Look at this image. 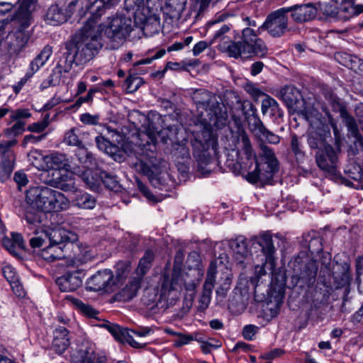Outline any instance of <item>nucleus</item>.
Returning <instances> with one entry per match:
<instances>
[{
	"label": "nucleus",
	"instance_id": "f257e3e1",
	"mask_svg": "<svg viewBox=\"0 0 363 363\" xmlns=\"http://www.w3.org/2000/svg\"><path fill=\"white\" fill-rule=\"evenodd\" d=\"M95 21L87 18L85 25L65 43V51L49 77V84L58 85L63 73L73 64L84 65L91 60L102 48L101 32Z\"/></svg>",
	"mask_w": 363,
	"mask_h": 363
},
{
	"label": "nucleus",
	"instance_id": "f03ea898",
	"mask_svg": "<svg viewBox=\"0 0 363 363\" xmlns=\"http://www.w3.org/2000/svg\"><path fill=\"white\" fill-rule=\"evenodd\" d=\"M192 99L196 106L197 118L191 131L197 144L203 149L210 145L214 147L216 141L212 128H220L225 125L227 113L219 98L211 91L199 89L192 93Z\"/></svg>",
	"mask_w": 363,
	"mask_h": 363
},
{
	"label": "nucleus",
	"instance_id": "7ed1b4c3",
	"mask_svg": "<svg viewBox=\"0 0 363 363\" xmlns=\"http://www.w3.org/2000/svg\"><path fill=\"white\" fill-rule=\"evenodd\" d=\"M182 130L176 126L159 130L153 120L147 118L140 130L135 135H133L132 143L140 149L142 155L152 159L154 156L150 155L148 152L154 153L157 138L164 143H167L168 140L175 143L182 141L184 138L182 135Z\"/></svg>",
	"mask_w": 363,
	"mask_h": 363
},
{
	"label": "nucleus",
	"instance_id": "20e7f679",
	"mask_svg": "<svg viewBox=\"0 0 363 363\" xmlns=\"http://www.w3.org/2000/svg\"><path fill=\"white\" fill-rule=\"evenodd\" d=\"M225 164L229 171L242 175L252 184L270 183L279 170L278 160H225Z\"/></svg>",
	"mask_w": 363,
	"mask_h": 363
},
{
	"label": "nucleus",
	"instance_id": "39448f33",
	"mask_svg": "<svg viewBox=\"0 0 363 363\" xmlns=\"http://www.w3.org/2000/svg\"><path fill=\"white\" fill-rule=\"evenodd\" d=\"M225 164L229 171L242 175L252 184L270 183L279 170L278 160H225Z\"/></svg>",
	"mask_w": 363,
	"mask_h": 363
},
{
	"label": "nucleus",
	"instance_id": "423d86ee",
	"mask_svg": "<svg viewBox=\"0 0 363 363\" xmlns=\"http://www.w3.org/2000/svg\"><path fill=\"white\" fill-rule=\"evenodd\" d=\"M218 49L235 58H250L253 56L264 57L268 52V48L258 34L250 28L242 29L240 40L237 41H224L218 45Z\"/></svg>",
	"mask_w": 363,
	"mask_h": 363
},
{
	"label": "nucleus",
	"instance_id": "0eeeda50",
	"mask_svg": "<svg viewBox=\"0 0 363 363\" xmlns=\"http://www.w3.org/2000/svg\"><path fill=\"white\" fill-rule=\"evenodd\" d=\"M178 280L179 276L176 274H173L171 278L167 275L163 276L160 284V298L156 303L150 306L157 296L155 290L145 291L142 298L143 303L150 306L154 313L164 311L174 306L180 296Z\"/></svg>",
	"mask_w": 363,
	"mask_h": 363
},
{
	"label": "nucleus",
	"instance_id": "6e6552de",
	"mask_svg": "<svg viewBox=\"0 0 363 363\" xmlns=\"http://www.w3.org/2000/svg\"><path fill=\"white\" fill-rule=\"evenodd\" d=\"M91 259V255L87 250L80 253L74 252V259L67 261L68 270L56 279V284L61 291H74L82 286L87 272L86 264Z\"/></svg>",
	"mask_w": 363,
	"mask_h": 363
},
{
	"label": "nucleus",
	"instance_id": "1a4fd4ad",
	"mask_svg": "<svg viewBox=\"0 0 363 363\" xmlns=\"http://www.w3.org/2000/svg\"><path fill=\"white\" fill-rule=\"evenodd\" d=\"M27 204L45 212L60 211L68 207V200L59 191L49 187L35 186L26 192Z\"/></svg>",
	"mask_w": 363,
	"mask_h": 363
},
{
	"label": "nucleus",
	"instance_id": "9d476101",
	"mask_svg": "<svg viewBox=\"0 0 363 363\" xmlns=\"http://www.w3.org/2000/svg\"><path fill=\"white\" fill-rule=\"evenodd\" d=\"M33 166L42 171L41 177H47V182L65 191H72L74 186L68 172H72L62 160H34Z\"/></svg>",
	"mask_w": 363,
	"mask_h": 363
},
{
	"label": "nucleus",
	"instance_id": "9b49d317",
	"mask_svg": "<svg viewBox=\"0 0 363 363\" xmlns=\"http://www.w3.org/2000/svg\"><path fill=\"white\" fill-rule=\"evenodd\" d=\"M272 237L271 232L265 231L251 238L252 245L255 248L257 245L264 257V262L262 265L257 264L255 266V275L250 280L255 288V294L257 293V287L259 285V279L263 275L266 274V269L272 272L275 267L277 250Z\"/></svg>",
	"mask_w": 363,
	"mask_h": 363
},
{
	"label": "nucleus",
	"instance_id": "f8f14e48",
	"mask_svg": "<svg viewBox=\"0 0 363 363\" xmlns=\"http://www.w3.org/2000/svg\"><path fill=\"white\" fill-rule=\"evenodd\" d=\"M119 0H74L67 6V12L70 14L76 13L79 19L83 18L89 11L90 16L88 18L96 22L104 13L106 8L116 5Z\"/></svg>",
	"mask_w": 363,
	"mask_h": 363
},
{
	"label": "nucleus",
	"instance_id": "ddd939ff",
	"mask_svg": "<svg viewBox=\"0 0 363 363\" xmlns=\"http://www.w3.org/2000/svg\"><path fill=\"white\" fill-rule=\"evenodd\" d=\"M78 163L69 164L72 173L78 175L88 188L93 191L99 189L101 180V172L98 169L90 167L91 160H77Z\"/></svg>",
	"mask_w": 363,
	"mask_h": 363
},
{
	"label": "nucleus",
	"instance_id": "4468645a",
	"mask_svg": "<svg viewBox=\"0 0 363 363\" xmlns=\"http://www.w3.org/2000/svg\"><path fill=\"white\" fill-rule=\"evenodd\" d=\"M298 113L308 121L311 128L316 130L321 137L330 135L328 125L326 124L324 117L314 104L304 102L303 108L298 111Z\"/></svg>",
	"mask_w": 363,
	"mask_h": 363
},
{
	"label": "nucleus",
	"instance_id": "2eb2a0df",
	"mask_svg": "<svg viewBox=\"0 0 363 363\" xmlns=\"http://www.w3.org/2000/svg\"><path fill=\"white\" fill-rule=\"evenodd\" d=\"M284 7L271 13L258 30H266L274 37L279 38L284 35L288 30V16Z\"/></svg>",
	"mask_w": 363,
	"mask_h": 363
},
{
	"label": "nucleus",
	"instance_id": "dca6fc26",
	"mask_svg": "<svg viewBox=\"0 0 363 363\" xmlns=\"http://www.w3.org/2000/svg\"><path fill=\"white\" fill-rule=\"evenodd\" d=\"M340 114L344 124L347 128L348 138L352 137L354 139L349 147V155L354 156L362 154L363 157V137L359 133L355 119L344 108H340Z\"/></svg>",
	"mask_w": 363,
	"mask_h": 363
},
{
	"label": "nucleus",
	"instance_id": "f3484780",
	"mask_svg": "<svg viewBox=\"0 0 363 363\" xmlns=\"http://www.w3.org/2000/svg\"><path fill=\"white\" fill-rule=\"evenodd\" d=\"M45 233L49 240V245L62 246L63 248L76 246L78 250H79V245L76 243L79 239L78 235L73 231L58 226L46 230Z\"/></svg>",
	"mask_w": 363,
	"mask_h": 363
},
{
	"label": "nucleus",
	"instance_id": "a211bd4d",
	"mask_svg": "<svg viewBox=\"0 0 363 363\" xmlns=\"http://www.w3.org/2000/svg\"><path fill=\"white\" fill-rule=\"evenodd\" d=\"M133 29V22L130 16L116 14L110 21L108 36L114 41L126 38Z\"/></svg>",
	"mask_w": 363,
	"mask_h": 363
},
{
	"label": "nucleus",
	"instance_id": "6ab92c4d",
	"mask_svg": "<svg viewBox=\"0 0 363 363\" xmlns=\"http://www.w3.org/2000/svg\"><path fill=\"white\" fill-rule=\"evenodd\" d=\"M113 274L109 269L99 271L92 275L86 281L87 289L91 291H104L107 293L113 292L116 288Z\"/></svg>",
	"mask_w": 363,
	"mask_h": 363
},
{
	"label": "nucleus",
	"instance_id": "aec40b11",
	"mask_svg": "<svg viewBox=\"0 0 363 363\" xmlns=\"http://www.w3.org/2000/svg\"><path fill=\"white\" fill-rule=\"evenodd\" d=\"M33 35L30 30L13 28L6 35V46L9 55H18L28 45Z\"/></svg>",
	"mask_w": 363,
	"mask_h": 363
},
{
	"label": "nucleus",
	"instance_id": "412c9836",
	"mask_svg": "<svg viewBox=\"0 0 363 363\" xmlns=\"http://www.w3.org/2000/svg\"><path fill=\"white\" fill-rule=\"evenodd\" d=\"M318 266L315 262L310 261L304 264L299 274L292 276V282L299 288H311L316 281Z\"/></svg>",
	"mask_w": 363,
	"mask_h": 363
},
{
	"label": "nucleus",
	"instance_id": "4be33fe9",
	"mask_svg": "<svg viewBox=\"0 0 363 363\" xmlns=\"http://www.w3.org/2000/svg\"><path fill=\"white\" fill-rule=\"evenodd\" d=\"M286 13H291L292 19L298 23H302L314 19L317 15L318 8L315 4L309 3L296 4L284 7Z\"/></svg>",
	"mask_w": 363,
	"mask_h": 363
},
{
	"label": "nucleus",
	"instance_id": "5701e85b",
	"mask_svg": "<svg viewBox=\"0 0 363 363\" xmlns=\"http://www.w3.org/2000/svg\"><path fill=\"white\" fill-rule=\"evenodd\" d=\"M35 9L32 3L30 4L21 3L11 18L14 22L15 28L28 30L34 21L33 13Z\"/></svg>",
	"mask_w": 363,
	"mask_h": 363
},
{
	"label": "nucleus",
	"instance_id": "b1692460",
	"mask_svg": "<svg viewBox=\"0 0 363 363\" xmlns=\"http://www.w3.org/2000/svg\"><path fill=\"white\" fill-rule=\"evenodd\" d=\"M104 327L111 333L116 340L121 342H127L131 347L137 349L145 347L147 342H140L134 340L129 330L121 328L116 324H105Z\"/></svg>",
	"mask_w": 363,
	"mask_h": 363
},
{
	"label": "nucleus",
	"instance_id": "393cba45",
	"mask_svg": "<svg viewBox=\"0 0 363 363\" xmlns=\"http://www.w3.org/2000/svg\"><path fill=\"white\" fill-rule=\"evenodd\" d=\"M161 0H125L127 9L141 11L144 15H149L160 7Z\"/></svg>",
	"mask_w": 363,
	"mask_h": 363
},
{
	"label": "nucleus",
	"instance_id": "a878e982",
	"mask_svg": "<svg viewBox=\"0 0 363 363\" xmlns=\"http://www.w3.org/2000/svg\"><path fill=\"white\" fill-rule=\"evenodd\" d=\"M344 172L350 178L357 182V187L363 189V160H349L348 164L344 169Z\"/></svg>",
	"mask_w": 363,
	"mask_h": 363
},
{
	"label": "nucleus",
	"instance_id": "bb28decb",
	"mask_svg": "<svg viewBox=\"0 0 363 363\" xmlns=\"http://www.w3.org/2000/svg\"><path fill=\"white\" fill-rule=\"evenodd\" d=\"M339 160H315L318 167L324 172L326 177L333 181L342 180L338 164Z\"/></svg>",
	"mask_w": 363,
	"mask_h": 363
},
{
	"label": "nucleus",
	"instance_id": "cd10ccee",
	"mask_svg": "<svg viewBox=\"0 0 363 363\" xmlns=\"http://www.w3.org/2000/svg\"><path fill=\"white\" fill-rule=\"evenodd\" d=\"M229 247L233 252L235 259L239 263H242L248 255L247 239L244 236L239 235L229 241Z\"/></svg>",
	"mask_w": 363,
	"mask_h": 363
},
{
	"label": "nucleus",
	"instance_id": "c85d7f7f",
	"mask_svg": "<svg viewBox=\"0 0 363 363\" xmlns=\"http://www.w3.org/2000/svg\"><path fill=\"white\" fill-rule=\"evenodd\" d=\"M69 345L68 330L65 327H59L54 331L52 347L57 354H62Z\"/></svg>",
	"mask_w": 363,
	"mask_h": 363
},
{
	"label": "nucleus",
	"instance_id": "c756f323",
	"mask_svg": "<svg viewBox=\"0 0 363 363\" xmlns=\"http://www.w3.org/2000/svg\"><path fill=\"white\" fill-rule=\"evenodd\" d=\"M187 0H167L164 13L170 19L179 20L185 9Z\"/></svg>",
	"mask_w": 363,
	"mask_h": 363
},
{
	"label": "nucleus",
	"instance_id": "7c9ffc66",
	"mask_svg": "<svg viewBox=\"0 0 363 363\" xmlns=\"http://www.w3.org/2000/svg\"><path fill=\"white\" fill-rule=\"evenodd\" d=\"M96 143L98 148L106 153L108 156L119 157H124L125 150H121L118 146L112 144L103 136H97L96 138Z\"/></svg>",
	"mask_w": 363,
	"mask_h": 363
},
{
	"label": "nucleus",
	"instance_id": "2f4dec72",
	"mask_svg": "<svg viewBox=\"0 0 363 363\" xmlns=\"http://www.w3.org/2000/svg\"><path fill=\"white\" fill-rule=\"evenodd\" d=\"M140 169L143 173L150 180L158 179L162 172L160 160H140Z\"/></svg>",
	"mask_w": 363,
	"mask_h": 363
},
{
	"label": "nucleus",
	"instance_id": "473e14b6",
	"mask_svg": "<svg viewBox=\"0 0 363 363\" xmlns=\"http://www.w3.org/2000/svg\"><path fill=\"white\" fill-rule=\"evenodd\" d=\"M100 358L104 357L98 356L92 350H80L71 358V363H96Z\"/></svg>",
	"mask_w": 363,
	"mask_h": 363
},
{
	"label": "nucleus",
	"instance_id": "72a5a7b5",
	"mask_svg": "<svg viewBox=\"0 0 363 363\" xmlns=\"http://www.w3.org/2000/svg\"><path fill=\"white\" fill-rule=\"evenodd\" d=\"M238 140L241 143V151L247 159H257L255 150L253 149L250 139L242 128L238 130Z\"/></svg>",
	"mask_w": 363,
	"mask_h": 363
},
{
	"label": "nucleus",
	"instance_id": "f704fd0d",
	"mask_svg": "<svg viewBox=\"0 0 363 363\" xmlns=\"http://www.w3.org/2000/svg\"><path fill=\"white\" fill-rule=\"evenodd\" d=\"M138 289L139 282L131 281L121 291L115 294L114 298L118 301H128L136 296Z\"/></svg>",
	"mask_w": 363,
	"mask_h": 363
},
{
	"label": "nucleus",
	"instance_id": "c9c22d12",
	"mask_svg": "<svg viewBox=\"0 0 363 363\" xmlns=\"http://www.w3.org/2000/svg\"><path fill=\"white\" fill-rule=\"evenodd\" d=\"M74 204L84 209H92L96 205L95 198L86 192L77 191L73 199Z\"/></svg>",
	"mask_w": 363,
	"mask_h": 363
},
{
	"label": "nucleus",
	"instance_id": "e433bc0d",
	"mask_svg": "<svg viewBox=\"0 0 363 363\" xmlns=\"http://www.w3.org/2000/svg\"><path fill=\"white\" fill-rule=\"evenodd\" d=\"M46 217V212L37 209V207H32L28 204L25 213V219L28 223L37 225L43 223Z\"/></svg>",
	"mask_w": 363,
	"mask_h": 363
},
{
	"label": "nucleus",
	"instance_id": "4c0bfd02",
	"mask_svg": "<svg viewBox=\"0 0 363 363\" xmlns=\"http://www.w3.org/2000/svg\"><path fill=\"white\" fill-rule=\"evenodd\" d=\"M64 249L62 246L48 245V247L42 250L41 256L45 260L50 262L57 259H61L65 257L63 252Z\"/></svg>",
	"mask_w": 363,
	"mask_h": 363
},
{
	"label": "nucleus",
	"instance_id": "58836bf2",
	"mask_svg": "<svg viewBox=\"0 0 363 363\" xmlns=\"http://www.w3.org/2000/svg\"><path fill=\"white\" fill-rule=\"evenodd\" d=\"M115 268L116 276H113V281H116L118 289L128 277L130 271V263L129 261H120L116 263Z\"/></svg>",
	"mask_w": 363,
	"mask_h": 363
},
{
	"label": "nucleus",
	"instance_id": "ea45409f",
	"mask_svg": "<svg viewBox=\"0 0 363 363\" xmlns=\"http://www.w3.org/2000/svg\"><path fill=\"white\" fill-rule=\"evenodd\" d=\"M52 53V50L50 46L46 45L43 48L41 52L30 62V67L33 74L36 72L40 67H43L45 64Z\"/></svg>",
	"mask_w": 363,
	"mask_h": 363
},
{
	"label": "nucleus",
	"instance_id": "a19ab883",
	"mask_svg": "<svg viewBox=\"0 0 363 363\" xmlns=\"http://www.w3.org/2000/svg\"><path fill=\"white\" fill-rule=\"evenodd\" d=\"M248 128L252 135L259 140L262 139V135L267 128L259 118L258 115L252 116L246 120Z\"/></svg>",
	"mask_w": 363,
	"mask_h": 363
},
{
	"label": "nucleus",
	"instance_id": "79ce46f5",
	"mask_svg": "<svg viewBox=\"0 0 363 363\" xmlns=\"http://www.w3.org/2000/svg\"><path fill=\"white\" fill-rule=\"evenodd\" d=\"M194 166L196 168L198 172L203 176L209 174L211 172L216 171V169H221L219 160H196Z\"/></svg>",
	"mask_w": 363,
	"mask_h": 363
},
{
	"label": "nucleus",
	"instance_id": "37998d69",
	"mask_svg": "<svg viewBox=\"0 0 363 363\" xmlns=\"http://www.w3.org/2000/svg\"><path fill=\"white\" fill-rule=\"evenodd\" d=\"M359 0H342L340 11L345 14V18L349 19L354 16L358 15L357 2Z\"/></svg>",
	"mask_w": 363,
	"mask_h": 363
},
{
	"label": "nucleus",
	"instance_id": "c03bdc74",
	"mask_svg": "<svg viewBox=\"0 0 363 363\" xmlns=\"http://www.w3.org/2000/svg\"><path fill=\"white\" fill-rule=\"evenodd\" d=\"M216 266L211 263L207 271L206 277L203 285V292L211 294L216 284Z\"/></svg>",
	"mask_w": 363,
	"mask_h": 363
},
{
	"label": "nucleus",
	"instance_id": "a18cd8bd",
	"mask_svg": "<svg viewBox=\"0 0 363 363\" xmlns=\"http://www.w3.org/2000/svg\"><path fill=\"white\" fill-rule=\"evenodd\" d=\"M47 19L54 24H59L67 21L66 15L58 7L57 5H52L48 10Z\"/></svg>",
	"mask_w": 363,
	"mask_h": 363
},
{
	"label": "nucleus",
	"instance_id": "49530a36",
	"mask_svg": "<svg viewBox=\"0 0 363 363\" xmlns=\"http://www.w3.org/2000/svg\"><path fill=\"white\" fill-rule=\"evenodd\" d=\"M154 258V252L150 250H146L143 257L140 259L137 268L138 273L142 276L145 275L151 267L152 262Z\"/></svg>",
	"mask_w": 363,
	"mask_h": 363
},
{
	"label": "nucleus",
	"instance_id": "de8ad7c7",
	"mask_svg": "<svg viewBox=\"0 0 363 363\" xmlns=\"http://www.w3.org/2000/svg\"><path fill=\"white\" fill-rule=\"evenodd\" d=\"M101 183H103L104 186L110 190L118 191L121 188L119 182L116 179L115 175H111L106 172H101Z\"/></svg>",
	"mask_w": 363,
	"mask_h": 363
},
{
	"label": "nucleus",
	"instance_id": "09e8293b",
	"mask_svg": "<svg viewBox=\"0 0 363 363\" xmlns=\"http://www.w3.org/2000/svg\"><path fill=\"white\" fill-rule=\"evenodd\" d=\"M237 102L240 104L239 108L241 109L245 121L252 116L257 115V108L250 101L244 100L243 101H241L238 99Z\"/></svg>",
	"mask_w": 363,
	"mask_h": 363
},
{
	"label": "nucleus",
	"instance_id": "8fccbe9b",
	"mask_svg": "<svg viewBox=\"0 0 363 363\" xmlns=\"http://www.w3.org/2000/svg\"><path fill=\"white\" fill-rule=\"evenodd\" d=\"M279 110V104L273 98L267 96L262 103V112L263 114L269 113L274 116Z\"/></svg>",
	"mask_w": 363,
	"mask_h": 363
},
{
	"label": "nucleus",
	"instance_id": "3c124183",
	"mask_svg": "<svg viewBox=\"0 0 363 363\" xmlns=\"http://www.w3.org/2000/svg\"><path fill=\"white\" fill-rule=\"evenodd\" d=\"M340 145L341 144L337 145L335 143V147H333L325 142L322 147L323 152V154L320 155L319 159H324L325 157L329 159L337 158L341 152Z\"/></svg>",
	"mask_w": 363,
	"mask_h": 363
},
{
	"label": "nucleus",
	"instance_id": "603ef678",
	"mask_svg": "<svg viewBox=\"0 0 363 363\" xmlns=\"http://www.w3.org/2000/svg\"><path fill=\"white\" fill-rule=\"evenodd\" d=\"M281 94L283 99L288 105H292L297 99L298 91L294 86H285L281 91Z\"/></svg>",
	"mask_w": 363,
	"mask_h": 363
},
{
	"label": "nucleus",
	"instance_id": "864d4df0",
	"mask_svg": "<svg viewBox=\"0 0 363 363\" xmlns=\"http://www.w3.org/2000/svg\"><path fill=\"white\" fill-rule=\"evenodd\" d=\"M26 122L23 121H16L11 127L4 130V134L8 138H15L21 135L25 130Z\"/></svg>",
	"mask_w": 363,
	"mask_h": 363
},
{
	"label": "nucleus",
	"instance_id": "5fc2aeb1",
	"mask_svg": "<svg viewBox=\"0 0 363 363\" xmlns=\"http://www.w3.org/2000/svg\"><path fill=\"white\" fill-rule=\"evenodd\" d=\"M315 6L324 15L334 16L338 13V7L331 2H318Z\"/></svg>",
	"mask_w": 363,
	"mask_h": 363
},
{
	"label": "nucleus",
	"instance_id": "6e6d98bb",
	"mask_svg": "<svg viewBox=\"0 0 363 363\" xmlns=\"http://www.w3.org/2000/svg\"><path fill=\"white\" fill-rule=\"evenodd\" d=\"M334 279L337 289L348 287L351 281L349 267L347 266L345 268H344V270L341 273L340 276L334 277Z\"/></svg>",
	"mask_w": 363,
	"mask_h": 363
},
{
	"label": "nucleus",
	"instance_id": "4d7b16f0",
	"mask_svg": "<svg viewBox=\"0 0 363 363\" xmlns=\"http://www.w3.org/2000/svg\"><path fill=\"white\" fill-rule=\"evenodd\" d=\"M259 141V157L264 159H277L274 150L267 145L262 139Z\"/></svg>",
	"mask_w": 363,
	"mask_h": 363
},
{
	"label": "nucleus",
	"instance_id": "13d9d810",
	"mask_svg": "<svg viewBox=\"0 0 363 363\" xmlns=\"http://www.w3.org/2000/svg\"><path fill=\"white\" fill-rule=\"evenodd\" d=\"M13 168L12 160H3L0 162V182H4L6 180Z\"/></svg>",
	"mask_w": 363,
	"mask_h": 363
},
{
	"label": "nucleus",
	"instance_id": "bf43d9fd",
	"mask_svg": "<svg viewBox=\"0 0 363 363\" xmlns=\"http://www.w3.org/2000/svg\"><path fill=\"white\" fill-rule=\"evenodd\" d=\"M143 79L138 76H129L125 81L126 90L129 93L135 91L143 84Z\"/></svg>",
	"mask_w": 363,
	"mask_h": 363
},
{
	"label": "nucleus",
	"instance_id": "052dcab7",
	"mask_svg": "<svg viewBox=\"0 0 363 363\" xmlns=\"http://www.w3.org/2000/svg\"><path fill=\"white\" fill-rule=\"evenodd\" d=\"M64 142L73 146H79L81 145L82 141L79 140L78 135L76 133V128H72L68 130L64 137Z\"/></svg>",
	"mask_w": 363,
	"mask_h": 363
},
{
	"label": "nucleus",
	"instance_id": "680f3d73",
	"mask_svg": "<svg viewBox=\"0 0 363 363\" xmlns=\"http://www.w3.org/2000/svg\"><path fill=\"white\" fill-rule=\"evenodd\" d=\"M74 303L84 315L90 318H95L98 314V312L91 306L84 303L79 299H75Z\"/></svg>",
	"mask_w": 363,
	"mask_h": 363
},
{
	"label": "nucleus",
	"instance_id": "e2e57ef3",
	"mask_svg": "<svg viewBox=\"0 0 363 363\" xmlns=\"http://www.w3.org/2000/svg\"><path fill=\"white\" fill-rule=\"evenodd\" d=\"M315 135H311L308 139V143L312 149L322 148L328 136L321 137L316 130H315Z\"/></svg>",
	"mask_w": 363,
	"mask_h": 363
},
{
	"label": "nucleus",
	"instance_id": "0e129e2a",
	"mask_svg": "<svg viewBox=\"0 0 363 363\" xmlns=\"http://www.w3.org/2000/svg\"><path fill=\"white\" fill-rule=\"evenodd\" d=\"M49 125V116L46 115L43 121L33 123L28 126V131L34 133H41L46 129Z\"/></svg>",
	"mask_w": 363,
	"mask_h": 363
},
{
	"label": "nucleus",
	"instance_id": "69168bd1",
	"mask_svg": "<svg viewBox=\"0 0 363 363\" xmlns=\"http://www.w3.org/2000/svg\"><path fill=\"white\" fill-rule=\"evenodd\" d=\"M291 148L297 159L305 156L301 144L296 135L291 137Z\"/></svg>",
	"mask_w": 363,
	"mask_h": 363
},
{
	"label": "nucleus",
	"instance_id": "338daca9",
	"mask_svg": "<svg viewBox=\"0 0 363 363\" xmlns=\"http://www.w3.org/2000/svg\"><path fill=\"white\" fill-rule=\"evenodd\" d=\"M2 273L10 284L11 283H15V281L18 279V277L15 269L11 265L4 266L2 269Z\"/></svg>",
	"mask_w": 363,
	"mask_h": 363
},
{
	"label": "nucleus",
	"instance_id": "774afa93",
	"mask_svg": "<svg viewBox=\"0 0 363 363\" xmlns=\"http://www.w3.org/2000/svg\"><path fill=\"white\" fill-rule=\"evenodd\" d=\"M9 112L11 113L10 116L11 119L14 121H23V119L28 118L31 116L28 109L18 108L15 111L9 110Z\"/></svg>",
	"mask_w": 363,
	"mask_h": 363
}]
</instances>
